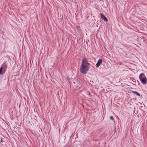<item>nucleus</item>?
<instances>
[{"mask_svg":"<svg viewBox=\"0 0 147 147\" xmlns=\"http://www.w3.org/2000/svg\"><path fill=\"white\" fill-rule=\"evenodd\" d=\"M90 64L86 58L83 59L82 61V65L81 66L80 70V72L83 74H86L88 71Z\"/></svg>","mask_w":147,"mask_h":147,"instance_id":"obj_1","label":"nucleus"},{"mask_svg":"<svg viewBox=\"0 0 147 147\" xmlns=\"http://www.w3.org/2000/svg\"><path fill=\"white\" fill-rule=\"evenodd\" d=\"M139 77L140 80L142 84L145 85L146 84L147 78L144 73L141 74L140 75Z\"/></svg>","mask_w":147,"mask_h":147,"instance_id":"obj_2","label":"nucleus"},{"mask_svg":"<svg viewBox=\"0 0 147 147\" xmlns=\"http://www.w3.org/2000/svg\"><path fill=\"white\" fill-rule=\"evenodd\" d=\"M74 86L76 87H79L80 86V82L78 80H74L73 81Z\"/></svg>","mask_w":147,"mask_h":147,"instance_id":"obj_3","label":"nucleus"},{"mask_svg":"<svg viewBox=\"0 0 147 147\" xmlns=\"http://www.w3.org/2000/svg\"><path fill=\"white\" fill-rule=\"evenodd\" d=\"M100 15L101 18L104 20L105 21L107 22L108 21V19L103 14L101 13H100Z\"/></svg>","mask_w":147,"mask_h":147,"instance_id":"obj_4","label":"nucleus"},{"mask_svg":"<svg viewBox=\"0 0 147 147\" xmlns=\"http://www.w3.org/2000/svg\"><path fill=\"white\" fill-rule=\"evenodd\" d=\"M102 60L101 59H99L96 64V67H98L102 63Z\"/></svg>","mask_w":147,"mask_h":147,"instance_id":"obj_5","label":"nucleus"},{"mask_svg":"<svg viewBox=\"0 0 147 147\" xmlns=\"http://www.w3.org/2000/svg\"><path fill=\"white\" fill-rule=\"evenodd\" d=\"M2 66L3 67V68H5L7 69V65L6 63L5 62L4 63L3 65Z\"/></svg>","mask_w":147,"mask_h":147,"instance_id":"obj_6","label":"nucleus"},{"mask_svg":"<svg viewBox=\"0 0 147 147\" xmlns=\"http://www.w3.org/2000/svg\"><path fill=\"white\" fill-rule=\"evenodd\" d=\"M132 92L133 93H134L136 94L138 96H140V94L139 93H138V92H136V91H132Z\"/></svg>","mask_w":147,"mask_h":147,"instance_id":"obj_7","label":"nucleus"},{"mask_svg":"<svg viewBox=\"0 0 147 147\" xmlns=\"http://www.w3.org/2000/svg\"><path fill=\"white\" fill-rule=\"evenodd\" d=\"M6 69H5V68H3L2 71V74H4L5 73V71L6 70Z\"/></svg>","mask_w":147,"mask_h":147,"instance_id":"obj_8","label":"nucleus"},{"mask_svg":"<svg viewBox=\"0 0 147 147\" xmlns=\"http://www.w3.org/2000/svg\"><path fill=\"white\" fill-rule=\"evenodd\" d=\"M77 28L78 29V30H79V31H80L81 30V28L80 26H77Z\"/></svg>","mask_w":147,"mask_h":147,"instance_id":"obj_9","label":"nucleus"},{"mask_svg":"<svg viewBox=\"0 0 147 147\" xmlns=\"http://www.w3.org/2000/svg\"><path fill=\"white\" fill-rule=\"evenodd\" d=\"M110 119H111V120H112V121H114V118H113V117L112 116H110Z\"/></svg>","mask_w":147,"mask_h":147,"instance_id":"obj_10","label":"nucleus"},{"mask_svg":"<svg viewBox=\"0 0 147 147\" xmlns=\"http://www.w3.org/2000/svg\"><path fill=\"white\" fill-rule=\"evenodd\" d=\"M0 142H3V141L1 138L0 139Z\"/></svg>","mask_w":147,"mask_h":147,"instance_id":"obj_11","label":"nucleus"},{"mask_svg":"<svg viewBox=\"0 0 147 147\" xmlns=\"http://www.w3.org/2000/svg\"><path fill=\"white\" fill-rule=\"evenodd\" d=\"M126 49H127V50L128 49H127V48H124V51H125Z\"/></svg>","mask_w":147,"mask_h":147,"instance_id":"obj_12","label":"nucleus"},{"mask_svg":"<svg viewBox=\"0 0 147 147\" xmlns=\"http://www.w3.org/2000/svg\"><path fill=\"white\" fill-rule=\"evenodd\" d=\"M142 38H143V39H144V37H143Z\"/></svg>","mask_w":147,"mask_h":147,"instance_id":"obj_13","label":"nucleus"}]
</instances>
